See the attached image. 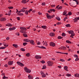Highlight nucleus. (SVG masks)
Wrapping results in <instances>:
<instances>
[{
  "label": "nucleus",
  "instance_id": "13d9d810",
  "mask_svg": "<svg viewBox=\"0 0 79 79\" xmlns=\"http://www.w3.org/2000/svg\"><path fill=\"white\" fill-rule=\"evenodd\" d=\"M66 19H68V17H65L64 18V21H66Z\"/></svg>",
  "mask_w": 79,
  "mask_h": 79
},
{
  "label": "nucleus",
  "instance_id": "a18cd8bd",
  "mask_svg": "<svg viewBox=\"0 0 79 79\" xmlns=\"http://www.w3.org/2000/svg\"><path fill=\"white\" fill-rule=\"evenodd\" d=\"M21 11L22 12H23V13H24L25 12V10L23 9H22L21 10Z\"/></svg>",
  "mask_w": 79,
  "mask_h": 79
},
{
  "label": "nucleus",
  "instance_id": "1a4fd4ad",
  "mask_svg": "<svg viewBox=\"0 0 79 79\" xmlns=\"http://www.w3.org/2000/svg\"><path fill=\"white\" fill-rule=\"evenodd\" d=\"M35 58H36V59H40L42 58V57L38 55H36L35 56Z\"/></svg>",
  "mask_w": 79,
  "mask_h": 79
},
{
  "label": "nucleus",
  "instance_id": "2eb2a0df",
  "mask_svg": "<svg viewBox=\"0 0 79 79\" xmlns=\"http://www.w3.org/2000/svg\"><path fill=\"white\" fill-rule=\"evenodd\" d=\"M49 35L51 37H53L55 36V33L53 32L50 33L49 34Z\"/></svg>",
  "mask_w": 79,
  "mask_h": 79
},
{
  "label": "nucleus",
  "instance_id": "b1692460",
  "mask_svg": "<svg viewBox=\"0 0 79 79\" xmlns=\"http://www.w3.org/2000/svg\"><path fill=\"white\" fill-rule=\"evenodd\" d=\"M13 47H14L15 48H18V45L16 44H13Z\"/></svg>",
  "mask_w": 79,
  "mask_h": 79
},
{
  "label": "nucleus",
  "instance_id": "5701e85b",
  "mask_svg": "<svg viewBox=\"0 0 79 79\" xmlns=\"http://www.w3.org/2000/svg\"><path fill=\"white\" fill-rule=\"evenodd\" d=\"M41 27L43 29H47V26H41Z\"/></svg>",
  "mask_w": 79,
  "mask_h": 79
},
{
  "label": "nucleus",
  "instance_id": "20e7f679",
  "mask_svg": "<svg viewBox=\"0 0 79 79\" xmlns=\"http://www.w3.org/2000/svg\"><path fill=\"white\" fill-rule=\"evenodd\" d=\"M46 16L47 17V19H50L52 18H53L55 16V15H47Z\"/></svg>",
  "mask_w": 79,
  "mask_h": 79
},
{
  "label": "nucleus",
  "instance_id": "79ce46f5",
  "mask_svg": "<svg viewBox=\"0 0 79 79\" xmlns=\"http://www.w3.org/2000/svg\"><path fill=\"white\" fill-rule=\"evenodd\" d=\"M57 39H63V37H61L60 36H59L58 37Z\"/></svg>",
  "mask_w": 79,
  "mask_h": 79
},
{
  "label": "nucleus",
  "instance_id": "bb28decb",
  "mask_svg": "<svg viewBox=\"0 0 79 79\" xmlns=\"http://www.w3.org/2000/svg\"><path fill=\"white\" fill-rule=\"evenodd\" d=\"M17 15L18 16H23V13H18Z\"/></svg>",
  "mask_w": 79,
  "mask_h": 79
},
{
  "label": "nucleus",
  "instance_id": "f257e3e1",
  "mask_svg": "<svg viewBox=\"0 0 79 79\" xmlns=\"http://www.w3.org/2000/svg\"><path fill=\"white\" fill-rule=\"evenodd\" d=\"M20 29L21 30H20L19 32L21 33L24 34H27V32L24 31H26V28L25 27H20Z\"/></svg>",
  "mask_w": 79,
  "mask_h": 79
},
{
  "label": "nucleus",
  "instance_id": "a211bd4d",
  "mask_svg": "<svg viewBox=\"0 0 79 79\" xmlns=\"http://www.w3.org/2000/svg\"><path fill=\"white\" fill-rule=\"evenodd\" d=\"M13 61H9L8 62V65H11V64H13Z\"/></svg>",
  "mask_w": 79,
  "mask_h": 79
},
{
  "label": "nucleus",
  "instance_id": "ddd939ff",
  "mask_svg": "<svg viewBox=\"0 0 79 79\" xmlns=\"http://www.w3.org/2000/svg\"><path fill=\"white\" fill-rule=\"evenodd\" d=\"M6 18L3 17H2L0 18V21H6Z\"/></svg>",
  "mask_w": 79,
  "mask_h": 79
},
{
  "label": "nucleus",
  "instance_id": "f704fd0d",
  "mask_svg": "<svg viewBox=\"0 0 79 79\" xmlns=\"http://www.w3.org/2000/svg\"><path fill=\"white\" fill-rule=\"evenodd\" d=\"M65 26H66L67 27H71V25H70V24H67L65 25Z\"/></svg>",
  "mask_w": 79,
  "mask_h": 79
},
{
  "label": "nucleus",
  "instance_id": "a19ab883",
  "mask_svg": "<svg viewBox=\"0 0 79 79\" xmlns=\"http://www.w3.org/2000/svg\"><path fill=\"white\" fill-rule=\"evenodd\" d=\"M46 65H44L42 68V69H46Z\"/></svg>",
  "mask_w": 79,
  "mask_h": 79
},
{
  "label": "nucleus",
  "instance_id": "774afa93",
  "mask_svg": "<svg viewBox=\"0 0 79 79\" xmlns=\"http://www.w3.org/2000/svg\"><path fill=\"white\" fill-rule=\"evenodd\" d=\"M55 6H56L55 5H52V6H51L52 7H55Z\"/></svg>",
  "mask_w": 79,
  "mask_h": 79
},
{
  "label": "nucleus",
  "instance_id": "0eeeda50",
  "mask_svg": "<svg viewBox=\"0 0 79 79\" xmlns=\"http://www.w3.org/2000/svg\"><path fill=\"white\" fill-rule=\"evenodd\" d=\"M59 49H60V50H66V47L65 46H62L60 47L59 48Z\"/></svg>",
  "mask_w": 79,
  "mask_h": 79
},
{
  "label": "nucleus",
  "instance_id": "aec40b11",
  "mask_svg": "<svg viewBox=\"0 0 79 79\" xmlns=\"http://www.w3.org/2000/svg\"><path fill=\"white\" fill-rule=\"evenodd\" d=\"M28 78L29 79H33V77L30 75H29L28 76Z\"/></svg>",
  "mask_w": 79,
  "mask_h": 79
},
{
  "label": "nucleus",
  "instance_id": "a878e982",
  "mask_svg": "<svg viewBox=\"0 0 79 79\" xmlns=\"http://www.w3.org/2000/svg\"><path fill=\"white\" fill-rule=\"evenodd\" d=\"M30 54L29 53H28L26 54V56L27 57H29L30 56Z\"/></svg>",
  "mask_w": 79,
  "mask_h": 79
},
{
  "label": "nucleus",
  "instance_id": "7c9ffc66",
  "mask_svg": "<svg viewBox=\"0 0 79 79\" xmlns=\"http://www.w3.org/2000/svg\"><path fill=\"white\" fill-rule=\"evenodd\" d=\"M56 19H57V20H58V21H60V17H56Z\"/></svg>",
  "mask_w": 79,
  "mask_h": 79
},
{
  "label": "nucleus",
  "instance_id": "5fc2aeb1",
  "mask_svg": "<svg viewBox=\"0 0 79 79\" xmlns=\"http://www.w3.org/2000/svg\"><path fill=\"white\" fill-rule=\"evenodd\" d=\"M74 57H75V58H77L78 57V56L77 55H74Z\"/></svg>",
  "mask_w": 79,
  "mask_h": 79
},
{
  "label": "nucleus",
  "instance_id": "dca6fc26",
  "mask_svg": "<svg viewBox=\"0 0 79 79\" xmlns=\"http://www.w3.org/2000/svg\"><path fill=\"white\" fill-rule=\"evenodd\" d=\"M6 26H8V27H11V26H13V25L11 24L10 23H9L6 24Z\"/></svg>",
  "mask_w": 79,
  "mask_h": 79
},
{
  "label": "nucleus",
  "instance_id": "e433bc0d",
  "mask_svg": "<svg viewBox=\"0 0 79 79\" xmlns=\"http://www.w3.org/2000/svg\"><path fill=\"white\" fill-rule=\"evenodd\" d=\"M20 50L21 51H22V52H25L26 50H25V49L23 48H21L20 49Z\"/></svg>",
  "mask_w": 79,
  "mask_h": 79
},
{
  "label": "nucleus",
  "instance_id": "412c9836",
  "mask_svg": "<svg viewBox=\"0 0 79 79\" xmlns=\"http://www.w3.org/2000/svg\"><path fill=\"white\" fill-rule=\"evenodd\" d=\"M37 47H38V48H42L43 49H46V48L44 47L43 46H41V47H40L39 46H37Z\"/></svg>",
  "mask_w": 79,
  "mask_h": 79
},
{
  "label": "nucleus",
  "instance_id": "58836bf2",
  "mask_svg": "<svg viewBox=\"0 0 79 79\" xmlns=\"http://www.w3.org/2000/svg\"><path fill=\"white\" fill-rule=\"evenodd\" d=\"M74 23H76L77 22V19H76V17L74 19Z\"/></svg>",
  "mask_w": 79,
  "mask_h": 79
},
{
  "label": "nucleus",
  "instance_id": "7ed1b4c3",
  "mask_svg": "<svg viewBox=\"0 0 79 79\" xmlns=\"http://www.w3.org/2000/svg\"><path fill=\"white\" fill-rule=\"evenodd\" d=\"M24 70L26 72V73H30L31 72V70L28 69L27 68L25 67L24 68Z\"/></svg>",
  "mask_w": 79,
  "mask_h": 79
},
{
  "label": "nucleus",
  "instance_id": "69168bd1",
  "mask_svg": "<svg viewBox=\"0 0 79 79\" xmlns=\"http://www.w3.org/2000/svg\"><path fill=\"white\" fill-rule=\"evenodd\" d=\"M11 12H8V15L9 16H10V15H11Z\"/></svg>",
  "mask_w": 79,
  "mask_h": 79
},
{
  "label": "nucleus",
  "instance_id": "c03bdc74",
  "mask_svg": "<svg viewBox=\"0 0 79 79\" xmlns=\"http://www.w3.org/2000/svg\"><path fill=\"white\" fill-rule=\"evenodd\" d=\"M75 35V34L74 33H72L71 34V35L70 36V37H72V36H74Z\"/></svg>",
  "mask_w": 79,
  "mask_h": 79
},
{
  "label": "nucleus",
  "instance_id": "393cba45",
  "mask_svg": "<svg viewBox=\"0 0 79 79\" xmlns=\"http://www.w3.org/2000/svg\"><path fill=\"white\" fill-rule=\"evenodd\" d=\"M75 76L76 77H79V74L78 73H76L75 74Z\"/></svg>",
  "mask_w": 79,
  "mask_h": 79
},
{
  "label": "nucleus",
  "instance_id": "6e6d98bb",
  "mask_svg": "<svg viewBox=\"0 0 79 79\" xmlns=\"http://www.w3.org/2000/svg\"><path fill=\"white\" fill-rule=\"evenodd\" d=\"M61 24V23L60 22H57L56 23V24H57V25H60Z\"/></svg>",
  "mask_w": 79,
  "mask_h": 79
},
{
  "label": "nucleus",
  "instance_id": "4be33fe9",
  "mask_svg": "<svg viewBox=\"0 0 79 79\" xmlns=\"http://www.w3.org/2000/svg\"><path fill=\"white\" fill-rule=\"evenodd\" d=\"M69 34H73L74 33V31H69L68 32Z\"/></svg>",
  "mask_w": 79,
  "mask_h": 79
},
{
  "label": "nucleus",
  "instance_id": "de8ad7c7",
  "mask_svg": "<svg viewBox=\"0 0 79 79\" xmlns=\"http://www.w3.org/2000/svg\"><path fill=\"white\" fill-rule=\"evenodd\" d=\"M79 60V59L78 58V57H77V58L76 59L75 61H77Z\"/></svg>",
  "mask_w": 79,
  "mask_h": 79
},
{
  "label": "nucleus",
  "instance_id": "8fccbe9b",
  "mask_svg": "<svg viewBox=\"0 0 79 79\" xmlns=\"http://www.w3.org/2000/svg\"><path fill=\"white\" fill-rule=\"evenodd\" d=\"M8 8H9V9H13V6L8 7Z\"/></svg>",
  "mask_w": 79,
  "mask_h": 79
},
{
  "label": "nucleus",
  "instance_id": "09e8293b",
  "mask_svg": "<svg viewBox=\"0 0 79 79\" xmlns=\"http://www.w3.org/2000/svg\"><path fill=\"white\" fill-rule=\"evenodd\" d=\"M74 1H75L77 3V5H78V0H74Z\"/></svg>",
  "mask_w": 79,
  "mask_h": 79
},
{
  "label": "nucleus",
  "instance_id": "6e6552de",
  "mask_svg": "<svg viewBox=\"0 0 79 79\" xmlns=\"http://www.w3.org/2000/svg\"><path fill=\"white\" fill-rule=\"evenodd\" d=\"M4 46L5 47H2L0 48V49H5L6 48V47H8V45L7 44H5V45H4Z\"/></svg>",
  "mask_w": 79,
  "mask_h": 79
},
{
  "label": "nucleus",
  "instance_id": "473e14b6",
  "mask_svg": "<svg viewBox=\"0 0 79 79\" xmlns=\"http://www.w3.org/2000/svg\"><path fill=\"white\" fill-rule=\"evenodd\" d=\"M66 76H67V77H70V76H71V74H69V73H67L66 75Z\"/></svg>",
  "mask_w": 79,
  "mask_h": 79
},
{
  "label": "nucleus",
  "instance_id": "4c0bfd02",
  "mask_svg": "<svg viewBox=\"0 0 79 79\" xmlns=\"http://www.w3.org/2000/svg\"><path fill=\"white\" fill-rule=\"evenodd\" d=\"M62 36L63 37H65V36H66V34L64 33H63L62 34Z\"/></svg>",
  "mask_w": 79,
  "mask_h": 79
},
{
  "label": "nucleus",
  "instance_id": "4d7b16f0",
  "mask_svg": "<svg viewBox=\"0 0 79 79\" xmlns=\"http://www.w3.org/2000/svg\"><path fill=\"white\" fill-rule=\"evenodd\" d=\"M42 5L43 6H45V3L43 2L42 3Z\"/></svg>",
  "mask_w": 79,
  "mask_h": 79
},
{
  "label": "nucleus",
  "instance_id": "bf43d9fd",
  "mask_svg": "<svg viewBox=\"0 0 79 79\" xmlns=\"http://www.w3.org/2000/svg\"><path fill=\"white\" fill-rule=\"evenodd\" d=\"M62 8V6H60L58 8V10H61V9Z\"/></svg>",
  "mask_w": 79,
  "mask_h": 79
},
{
  "label": "nucleus",
  "instance_id": "9b49d317",
  "mask_svg": "<svg viewBox=\"0 0 79 79\" xmlns=\"http://www.w3.org/2000/svg\"><path fill=\"white\" fill-rule=\"evenodd\" d=\"M30 43L32 45H35V43H34V41L33 40H30Z\"/></svg>",
  "mask_w": 79,
  "mask_h": 79
},
{
  "label": "nucleus",
  "instance_id": "e2e57ef3",
  "mask_svg": "<svg viewBox=\"0 0 79 79\" xmlns=\"http://www.w3.org/2000/svg\"><path fill=\"white\" fill-rule=\"evenodd\" d=\"M58 68H60V69H61L62 67L60 65L57 66Z\"/></svg>",
  "mask_w": 79,
  "mask_h": 79
},
{
  "label": "nucleus",
  "instance_id": "3c124183",
  "mask_svg": "<svg viewBox=\"0 0 79 79\" xmlns=\"http://www.w3.org/2000/svg\"><path fill=\"white\" fill-rule=\"evenodd\" d=\"M41 63H43V64H44L45 63V61L43 60L42 61H40Z\"/></svg>",
  "mask_w": 79,
  "mask_h": 79
},
{
  "label": "nucleus",
  "instance_id": "39448f33",
  "mask_svg": "<svg viewBox=\"0 0 79 79\" xmlns=\"http://www.w3.org/2000/svg\"><path fill=\"white\" fill-rule=\"evenodd\" d=\"M17 64H18V65L20 66H24V64L19 61L17 62Z\"/></svg>",
  "mask_w": 79,
  "mask_h": 79
},
{
  "label": "nucleus",
  "instance_id": "c85d7f7f",
  "mask_svg": "<svg viewBox=\"0 0 79 79\" xmlns=\"http://www.w3.org/2000/svg\"><path fill=\"white\" fill-rule=\"evenodd\" d=\"M44 45H45V47H47L48 46V44H47V43L46 41L43 44Z\"/></svg>",
  "mask_w": 79,
  "mask_h": 79
},
{
  "label": "nucleus",
  "instance_id": "c756f323",
  "mask_svg": "<svg viewBox=\"0 0 79 79\" xmlns=\"http://www.w3.org/2000/svg\"><path fill=\"white\" fill-rule=\"evenodd\" d=\"M67 13V11L66 10H64L63 13V15H65Z\"/></svg>",
  "mask_w": 79,
  "mask_h": 79
},
{
  "label": "nucleus",
  "instance_id": "72a5a7b5",
  "mask_svg": "<svg viewBox=\"0 0 79 79\" xmlns=\"http://www.w3.org/2000/svg\"><path fill=\"white\" fill-rule=\"evenodd\" d=\"M50 11H53V12H55L56 10L53 9H50Z\"/></svg>",
  "mask_w": 79,
  "mask_h": 79
},
{
  "label": "nucleus",
  "instance_id": "423d86ee",
  "mask_svg": "<svg viewBox=\"0 0 79 79\" xmlns=\"http://www.w3.org/2000/svg\"><path fill=\"white\" fill-rule=\"evenodd\" d=\"M40 73L42 77H46V75L42 71L40 72Z\"/></svg>",
  "mask_w": 79,
  "mask_h": 79
},
{
  "label": "nucleus",
  "instance_id": "6ab92c4d",
  "mask_svg": "<svg viewBox=\"0 0 79 79\" xmlns=\"http://www.w3.org/2000/svg\"><path fill=\"white\" fill-rule=\"evenodd\" d=\"M21 3H24V4H26V3H27V1L26 0H23L21 1Z\"/></svg>",
  "mask_w": 79,
  "mask_h": 79
},
{
  "label": "nucleus",
  "instance_id": "f03ea898",
  "mask_svg": "<svg viewBox=\"0 0 79 79\" xmlns=\"http://www.w3.org/2000/svg\"><path fill=\"white\" fill-rule=\"evenodd\" d=\"M47 64L49 66H52L53 65V62L52 61H48L47 62Z\"/></svg>",
  "mask_w": 79,
  "mask_h": 79
},
{
  "label": "nucleus",
  "instance_id": "cd10ccee",
  "mask_svg": "<svg viewBox=\"0 0 79 79\" xmlns=\"http://www.w3.org/2000/svg\"><path fill=\"white\" fill-rule=\"evenodd\" d=\"M66 43H67L68 44H72V43L69 40H67L66 41Z\"/></svg>",
  "mask_w": 79,
  "mask_h": 79
},
{
  "label": "nucleus",
  "instance_id": "338daca9",
  "mask_svg": "<svg viewBox=\"0 0 79 79\" xmlns=\"http://www.w3.org/2000/svg\"><path fill=\"white\" fill-rule=\"evenodd\" d=\"M38 15H41L42 14L40 12H39L38 13Z\"/></svg>",
  "mask_w": 79,
  "mask_h": 79
},
{
  "label": "nucleus",
  "instance_id": "49530a36",
  "mask_svg": "<svg viewBox=\"0 0 79 79\" xmlns=\"http://www.w3.org/2000/svg\"><path fill=\"white\" fill-rule=\"evenodd\" d=\"M72 15V13L71 12H69L68 13V15L69 16L70 15Z\"/></svg>",
  "mask_w": 79,
  "mask_h": 79
},
{
  "label": "nucleus",
  "instance_id": "f3484780",
  "mask_svg": "<svg viewBox=\"0 0 79 79\" xmlns=\"http://www.w3.org/2000/svg\"><path fill=\"white\" fill-rule=\"evenodd\" d=\"M23 41L26 42H30V40L27 39H24Z\"/></svg>",
  "mask_w": 79,
  "mask_h": 79
},
{
  "label": "nucleus",
  "instance_id": "c9c22d12",
  "mask_svg": "<svg viewBox=\"0 0 79 79\" xmlns=\"http://www.w3.org/2000/svg\"><path fill=\"white\" fill-rule=\"evenodd\" d=\"M23 35L25 37H27V35L26 34H23Z\"/></svg>",
  "mask_w": 79,
  "mask_h": 79
},
{
  "label": "nucleus",
  "instance_id": "603ef678",
  "mask_svg": "<svg viewBox=\"0 0 79 79\" xmlns=\"http://www.w3.org/2000/svg\"><path fill=\"white\" fill-rule=\"evenodd\" d=\"M33 10L32 9H30L29 10H28V12L29 13H30L31 11H32Z\"/></svg>",
  "mask_w": 79,
  "mask_h": 79
},
{
  "label": "nucleus",
  "instance_id": "ea45409f",
  "mask_svg": "<svg viewBox=\"0 0 79 79\" xmlns=\"http://www.w3.org/2000/svg\"><path fill=\"white\" fill-rule=\"evenodd\" d=\"M60 61H62L63 62L65 61V60H64V59H60Z\"/></svg>",
  "mask_w": 79,
  "mask_h": 79
},
{
  "label": "nucleus",
  "instance_id": "f8f14e48",
  "mask_svg": "<svg viewBox=\"0 0 79 79\" xmlns=\"http://www.w3.org/2000/svg\"><path fill=\"white\" fill-rule=\"evenodd\" d=\"M16 29V27H13L12 28H9V31H13V30H15Z\"/></svg>",
  "mask_w": 79,
  "mask_h": 79
},
{
  "label": "nucleus",
  "instance_id": "4468645a",
  "mask_svg": "<svg viewBox=\"0 0 79 79\" xmlns=\"http://www.w3.org/2000/svg\"><path fill=\"white\" fill-rule=\"evenodd\" d=\"M68 67L67 66H64V70H65L66 71H68Z\"/></svg>",
  "mask_w": 79,
  "mask_h": 79
},
{
  "label": "nucleus",
  "instance_id": "0e129e2a",
  "mask_svg": "<svg viewBox=\"0 0 79 79\" xmlns=\"http://www.w3.org/2000/svg\"><path fill=\"white\" fill-rule=\"evenodd\" d=\"M41 44L40 42L39 41L37 43V45H40Z\"/></svg>",
  "mask_w": 79,
  "mask_h": 79
},
{
  "label": "nucleus",
  "instance_id": "37998d69",
  "mask_svg": "<svg viewBox=\"0 0 79 79\" xmlns=\"http://www.w3.org/2000/svg\"><path fill=\"white\" fill-rule=\"evenodd\" d=\"M23 45L24 46H26V45H27V43H24L23 44Z\"/></svg>",
  "mask_w": 79,
  "mask_h": 79
},
{
  "label": "nucleus",
  "instance_id": "2f4dec72",
  "mask_svg": "<svg viewBox=\"0 0 79 79\" xmlns=\"http://www.w3.org/2000/svg\"><path fill=\"white\" fill-rule=\"evenodd\" d=\"M29 11L27 10H26L25 11V14H26L27 15H28V14Z\"/></svg>",
  "mask_w": 79,
  "mask_h": 79
},
{
  "label": "nucleus",
  "instance_id": "9d476101",
  "mask_svg": "<svg viewBox=\"0 0 79 79\" xmlns=\"http://www.w3.org/2000/svg\"><path fill=\"white\" fill-rule=\"evenodd\" d=\"M50 45L51 47H55V43L51 42L50 43Z\"/></svg>",
  "mask_w": 79,
  "mask_h": 79
},
{
  "label": "nucleus",
  "instance_id": "052dcab7",
  "mask_svg": "<svg viewBox=\"0 0 79 79\" xmlns=\"http://www.w3.org/2000/svg\"><path fill=\"white\" fill-rule=\"evenodd\" d=\"M56 53H60V54H62V52H56Z\"/></svg>",
  "mask_w": 79,
  "mask_h": 79
},
{
  "label": "nucleus",
  "instance_id": "864d4df0",
  "mask_svg": "<svg viewBox=\"0 0 79 79\" xmlns=\"http://www.w3.org/2000/svg\"><path fill=\"white\" fill-rule=\"evenodd\" d=\"M16 35H18V36H19L20 35V34L19 33V32H17L16 33Z\"/></svg>",
  "mask_w": 79,
  "mask_h": 79
},
{
  "label": "nucleus",
  "instance_id": "680f3d73",
  "mask_svg": "<svg viewBox=\"0 0 79 79\" xmlns=\"http://www.w3.org/2000/svg\"><path fill=\"white\" fill-rule=\"evenodd\" d=\"M17 19L18 21H20V17H17Z\"/></svg>",
  "mask_w": 79,
  "mask_h": 79
}]
</instances>
